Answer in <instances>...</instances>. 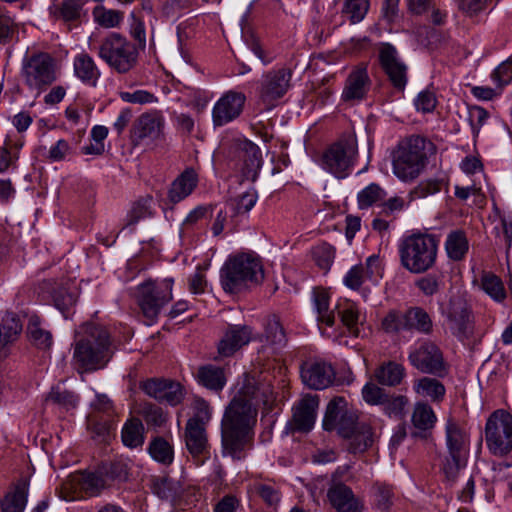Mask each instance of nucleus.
I'll use <instances>...</instances> for the list:
<instances>
[{"instance_id": "nucleus-1", "label": "nucleus", "mask_w": 512, "mask_h": 512, "mask_svg": "<svg viewBox=\"0 0 512 512\" xmlns=\"http://www.w3.org/2000/svg\"><path fill=\"white\" fill-rule=\"evenodd\" d=\"M255 393L250 397L235 396L227 408L222 420L223 454L233 459L243 458L242 451L249 438V432L256 422L257 411L252 403Z\"/></svg>"}, {"instance_id": "nucleus-2", "label": "nucleus", "mask_w": 512, "mask_h": 512, "mask_svg": "<svg viewBox=\"0 0 512 512\" xmlns=\"http://www.w3.org/2000/svg\"><path fill=\"white\" fill-rule=\"evenodd\" d=\"M433 145L420 136H411L398 142L391 152L392 172L401 182H413L424 171L428 153Z\"/></svg>"}, {"instance_id": "nucleus-3", "label": "nucleus", "mask_w": 512, "mask_h": 512, "mask_svg": "<svg viewBox=\"0 0 512 512\" xmlns=\"http://www.w3.org/2000/svg\"><path fill=\"white\" fill-rule=\"evenodd\" d=\"M85 336L75 344L73 361L80 372L104 368L112 356L108 331L95 324H86Z\"/></svg>"}, {"instance_id": "nucleus-4", "label": "nucleus", "mask_w": 512, "mask_h": 512, "mask_svg": "<svg viewBox=\"0 0 512 512\" xmlns=\"http://www.w3.org/2000/svg\"><path fill=\"white\" fill-rule=\"evenodd\" d=\"M264 278L263 265L254 253H239L230 256L220 271V282L227 293H239L258 285Z\"/></svg>"}, {"instance_id": "nucleus-5", "label": "nucleus", "mask_w": 512, "mask_h": 512, "mask_svg": "<svg viewBox=\"0 0 512 512\" xmlns=\"http://www.w3.org/2000/svg\"><path fill=\"white\" fill-rule=\"evenodd\" d=\"M402 266L411 273H423L436 260L437 242L428 234H412L403 237L398 245Z\"/></svg>"}, {"instance_id": "nucleus-6", "label": "nucleus", "mask_w": 512, "mask_h": 512, "mask_svg": "<svg viewBox=\"0 0 512 512\" xmlns=\"http://www.w3.org/2000/svg\"><path fill=\"white\" fill-rule=\"evenodd\" d=\"M97 55L112 70L126 74L136 67L139 51L137 46L124 36L111 33L101 41Z\"/></svg>"}, {"instance_id": "nucleus-7", "label": "nucleus", "mask_w": 512, "mask_h": 512, "mask_svg": "<svg viewBox=\"0 0 512 512\" xmlns=\"http://www.w3.org/2000/svg\"><path fill=\"white\" fill-rule=\"evenodd\" d=\"M357 150V140L350 135L324 150L317 163L324 171L336 178L344 179L352 171Z\"/></svg>"}, {"instance_id": "nucleus-8", "label": "nucleus", "mask_w": 512, "mask_h": 512, "mask_svg": "<svg viewBox=\"0 0 512 512\" xmlns=\"http://www.w3.org/2000/svg\"><path fill=\"white\" fill-rule=\"evenodd\" d=\"M173 279H164L156 284L146 281L137 288L138 305L146 318V324L151 325L159 316L162 308L172 300Z\"/></svg>"}, {"instance_id": "nucleus-9", "label": "nucleus", "mask_w": 512, "mask_h": 512, "mask_svg": "<svg viewBox=\"0 0 512 512\" xmlns=\"http://www.w3.org/2000/svg\"><path fill=\"white\" fill-rule=\"evenodd\" d=\"M293 71L287 67L271 69L261 76L257 86L258 102L266 110L275 108L292 87Z\"/></svg>"}, {"instance_id": "nucleus-10", "label": "nucleus", "mask_w": 512, "mask_h": 512, "mask_svg": "<svg viewBox=\"0 0 512 512\" xmlns=\"http://www.w3.org/2000/svg\"><path fill=\"white\" fill-rule=\"evenodd\" d=\"M485 441L489 451L504 456L512 451V414L497 409L490 414L485 425Z\"/></svg>"}, {"instance_id": "nucleus-11", "label": "nucleus", "mask_w": 512, "mask_h": 512, "mask_svg": "<svg viewBox=\"0 0 512 512\" xmlns=\"http://www.w3.org/2000/svg\"><path fill=\"white\" fill-rule=\"evenodd\" d=\"M445 439L449 457L443 465V471L447 478L453 479L465 465L469 440L466 432L452 418H448L445 423Z\"/></svg>"}, {"instance_id": "nucleus-12", "label": "nucleus", "mask_w": 512, "mask_h": 512, "mask_svg": "<svg viewBox=\"0 0 512 512\" xmlns=\"http://www.w3.org/2000/svg\"><path fill=\"white\" fill-rule=\"evenodd\" d=\"M22 76L29 89L39 94L56 80L52 57L46 53L32 55L23 63Z\"/></svg>"}, {"instance_id": "nucleus-13", "label": "nucleus", "mask_w": 512, "mask_h": 512, "mask_svg": "<svg viewBox=\"0 0 512 512\" xmlns=\"http://www.w3.org/2000/svg\"><path fill=\"white\" fill-rule=\"evenodd\" d=\"M379 62L393 87L403 91L408 82V67L396 48L389 43L378 47Z\"/></svg>"}, {"instance_id": "nucleus-14", "label": "nucleus", "mask_w": 512, "mask_h": 512, "mask_svg": "<svg viewBox=\"0 0 512 512\" xmlns=\"http://www.w3.org/2000/svg\"><path fill=\"white\" fill-rule=\"evenodd\" d=\"M408 359L411 365L422 373L441 374L444 371L442 353L432 342L415 343L410 348Z\"/></svg>"}, {"instance_id": "nucleus-15", "label": "nucleus", "mask_w": 512, "mask_h": 512, "mask_svg": "<svg viewBox=\"0 0 512 512\" xmlns=\"http://www.w3.org/2000/svg\"><path fill=\"white\" fill-rule=\"evenodd\" d=\"M441 313L457 337H465L471 331L470 310L464 297L452 296L447 304L441 306Z\"/></svg>"}, {"instance_id": "nucleus-16", "label": "nucleus", "mask_w": 512, "mask_h": 512, "mask_svg": "<svg viewBox=\"0 0 512 512\" xmlns=\"http://www.w3.org/2000/svg\"><path fill=\"white\" fill-rule=\"evenodd\" d=\"M246 96L242 92L229 90L224 93L212 108L214 126H224L237 119L244 108Z\"/></svg>"}, {"instance_id": "nucleus-17", "label": "nucleus", "mask_w": 512, "mask_h": 512, "mask_svg": "<svg viewBox=\"0 0 512 512\" xmlns=\"http://www.w3.org/2000/svg\"><path fill=\"white\" fill-rule=\"evenodd\" d=\"M355 420L356 415L348 409L346 399L337 396L327 405L323 427L328 431L337 430L340 435H348Z\"/></svg>"}, {"instance_id": "nucleus-18", "label": "nucleus", "mask_w": 512, "mask_h": 512, "mask_svg": "<svg viewBox=\"0 0 512 512\" xmlns=\"http://www.w3.org/2000/svg\"><path fill=\"white\" fill-rule=\"evenodd\" d=\"M143 391L150 397L172 406L179 404L184 396L182 386L167 379H150L142 384Z\"/></svg>"}, {"instance_id": "nucleus-19", "label": "nucleus", "mask_w": 512, "mask_h": 512, "mask_svg": "<svg viewBox=\"0 0 512 512\" xmlns=\"http://www.w3.org/2000/svg\"><path fill=\"white\" fill-rule=\"evenodd\" d=\"M370 78L365 65H359L349 73L341 94L344 102L354 103L363 100L370 88Z\"/></svg>"}, {"instance_id": "nucleus-20", "label": "nucleus", "mask_w": 512, "mask_h": 512, "mask_svg": "<svg viewBox=\"0 0 512 512\" xmlns=\"http://www.w3.org/2000/svg\"><path fill=\"white\" fill-rule=\"evenodd\" d=\"M165 119L158 110L141 114L135 121L132 129L138 140L156 141L163 136Z\"/></svg>"}, {"instance_id": "nucleus-21", "label": "nucleus", "mask_w": 512, "mask_h": 512, "mask_svg": "<svg viewBox=\"0 0 512 512\" xmlns=\"http://www.w3.org/2000/svg\"><path fill=\"white\" fill-rule=\"evenodd\" d=\"M319 399L316 395H305L294 407L291 429L299 432H309L315 424Z\"/></svg>"}, {"instance_id": "nucleus-22", "label": "nucleus", "mask_w": 512, "mask_h": 512, "mask_svg": "<svg viewBox=\"0 0 512 512\" xmlns=\"http://www.w3.org/2000/svg\"><path fill=\"white\" fill-rule=\"evenodd\" d=\"M301 378L309 388L321 390L333 383L335 371L330 364L324 361H315L302 367Z\"/></svg>"}, {"instance_id": "nucleus-23", "label": "nucleus", "mask_w": 512, "mask_h": 512, "mask_svg": "<svg viewBox=\"0 0 512 512\" xmlns=\"http://www.w3.org/2000/svg\"><path fill=\"white\" fill-rule=\"evenodd\" d=\"M238 158L242 162L240 170L243 177L254 181L262 166L260 148L253 142L245 140L239 145Z\"/></svg>"}, {"instance_id": "nucleus-24", "label": "nucleus", "mask_w": 512, "mask_h": 512, "mask_svg": "<svg viewBox=\"0 0 512 512\" xmlns=\"http://www.w3.org/2000/svg\"><path fill=\"white\" fill-rule=\"evenodd\" d=\"M252 331L248 326H229L218 344V352L223 357L233 355L251 340Z\"/></svg>"}, {"instance_id": "nucleus-25", "label": "nucleus", "mask_w": 512, "mask_h": 512, "mask_svg": "<svg viewBox=\"0 0 512 512\" xmlns=\"http://www.w3.org/2000/svg\"><path fill=\"white\" fill-rule=\"evenodd\" d=\"M336 311L349 333L359 337L360 326L363 325L365 316L360 311L358 305L351 300L340 299L336 304Z\"/></svg>"}, {"instance_id": "nucleus-26", "label": "nucleus", "mask_w": 512, "mask_h": 512, "mask_svg": "<svg viewBox=\"0 0 512 512\" xmlns=\"http://www.w3.org/2000/svg\"><path fill=\"white\" fill-rule=\"evenodd\" d=\"M73 71L77 79L88 86L95 87L101 77V71L94 59L86 52L75 55Z\"/></svg>"}, {"instance_id": "nucleus-27", "label": "nucleus", "mask_w": 512, "mask_h": 512, "mask_svg": "<svg viewBox=\"0 0 512 512\" xmlns=\"http://www.w3.org/2000/svg\"><path fill=\"white\" fill-rule=\"evenodd\" d=\"M328 499L338 512H361V505L352 490L343 484L332 486L328 491Z\"/></svg>"}, {"instance_id": "nucleus-28", "label": "nucleus", "mask_w": 512, "mask_h": 512, "mask_svg": "<svg viewBox=\"0 0 512 512\" xmlns=\"http://www.w3.org/2000/svg\"><path fill=\"white\" fill-rule=\"evenodd\" d=\"M185 442L188 451L193 456H199L206 452L208 440L205 426L197 419H189L185 428Z\"/></svg>"}, {"instance_id": "nucleus-29", "label": "nucleus", "mask_w": 512, "mask_h": 512, "mask_svg": "<svg viewBox=\"0 0 512 512\" xmlns=\"http://www.w3.org/2000/svg\"><path fill=\"white\" fill-rule=\"evenodd\" d=\"M198 176L193 169H186L171 184L168 197L172 203H178L188 197L196 188Z\"/></svg>"}, {"instance_id": "nucleus-30", "label": "nucleus", "mask_w": 512, "mask_h": 512, "mask_svg": "<svg viewBox=\"0 0 512 512\" xmlns=\"http://www.w3.org/2000/svg\"><path fill=\"white\" fill-rule=\"evenodd\" d=\"M22 331V324L14 313L6 312L0 318V359L7 355L6 346L14 342Z\"/></svg>"}, {"instance_id": "nucleus-31", "label": "nucleus", "mask_w": 512, "mask_h": 512, "mask_svg": "<svg viewBox=\"0 0 512 512\" xmlns=\"http://www.w3.org/2000/svg\"><path fill=\"white\" fill-rule=\"evenodd\" d=\"M404 328L415 330L423 334L432 331L433 323L430 315L422 307H411L404 312Z\"/></svg>"}, {"instance_id": "nucleus-32", "label": "nucleus", "mask_w": 512, "mask_h": 512, "mask_svg": "<svg viewBox=\"0 0 512 512\" xmlns=\"http://www.w3.org/2000/svg\"><path fill=\"white\" fill-rule=\"evenodd\" d=\"M406 375L403 365L388 361L381 364L374 372V377L377 382L384 386H397L399 385Z\"/></svg>"}, {"instance_id": "nucleus-33", "label": "nucleus", "mask_w": 512, "mask_h": 512, "mask_svg": "<svg viewBox=\"0 0 512 512\" xmlns=\"http://www.w3.org/2000/svg\"><path fill=\"white\" fill-rule=\"evenodd\" d=\"M342 436L350 440V449L355 453L365 451L373 442L371 426L367 423H356V420L348 435Z\"/></svg>"}, {"instance_id": "nucleus-34", "label": "nucleus", "mask_w": 512, "mask_h": 512, "mask_svg": "<svg viewBox=\"0 0 512 512\" xmlns=\"http://www.w3.org/2000/svg\"><path fill=\"white\" fill-rule=\"evenodd\" d=\"M413 390L419 397L432 402L442 401L446 392L444 385L439 380L426 376L413 382Z\"/></svg>"}, {"instance_id": "nucleus-35", "label": "nucleus", "mask_w": 512, "mask_h": 512, "mask_svg": "<svg viewBox=\"0 0 512 512\" xmlns=\"http://www.w3.org/2000/svg\"><path fill=\"white\" fill-rule=\"evenodd\" d=\"M29 483L21 479L15 486V490L8 493L1 502L3 512H23L27 504Z\"/></svg>"}, {"instance_id": "nucleus-36", "label": "nucleus", "mask_w": 512, "mask_h": 512, "mask_svg": "<svg viewBox=\"0 0 512 512\" xmlns=\"http://www.w3.org/2000/svg\"><path fill=\"white\" fill-rule=\"evenodd\" d=\"M23 147V141L17 136H8L4 145L0 147V173L15 167L19 159V152Z\"/></svg>"}, {"instance_id": "nucleus-37", "label": "nucleus", "mask_w": 512, "mask_h": 512, "mask_svg": "<svg viewBox=\"0 0 512 512\" xmlns=\"http://www.w3.org/2000/svg\"><path fill=\"white\" fill-rule=\"evenodd\" d=\"M313 307L318 315V320L326 324L328 327L333 326L335 317L334 312L329 310L330 295L323 288L313 290L312 296Z\"/></svg>"}, {"instance_id": "nucleus-38", "label": "nucleus", "mask_w": 512, "mask_h": 512, "mask_svg": "<svg viewBox=\"0 0 512 512\" xmlns=\"http://www.w3.org/2000/svg\"><path fill=\"white\" fill-rule=\"evenodd\" d=\"M198 381L210 390L219 391L225 386L226 377L223 369L213 365H206L199 368Z\"/></svg>"}, {"instance_id": "nucleus-39", "label": "nucleus", "mask_w": 512, "mask_h": 512, "mask_svg": "<svg viewBox=\"0 0 512 512\" xmlns=\"http://www.w3.org/2000/svg\"><path fill=\"white\" fill-rule=\"evenodd\" d=\"M261 341L274 347H282L286 343V334L277 316L272 315L266 319Z\"/></svg>"}, {"instance_id": "nucleus-40", "label": "nucleus", "mask_w": 512, "mask_h": 512, "mask_svg": "<svg viewBox=\"0 0 512 512\" xmlns=\"http://www.w3.org/2000/svg\"><path fill=\"white\" fill-rule=\"evenodd\" d=\"M80 0H55L50 6V14L57 19L74 21L80 17Z\"/></svg>"}, {"instance_id": "nucleus-41", "label": "nucleus", "mask_w": 512, "mask_h": 512, "mask_svg": "<svg viewBox=\"0 0 512 512\" xmlns=\"http://www.w3.org/2000/svg\"><path fill=\"white\" fill-rule=\"evenodd\" d=\"M122 442L129 448H137L144 443V427L139 419L128 420L121 431Z\"/></svg>"}, {"instance_id": "nucleus-42", "label": "nucleus", "mask_w": 512, "mask_h": 512, "mask_svg": "<svg viewBox=\"0 0 512 512\" xmlns=\"http://www.w3.org/2000/svg\"><path fill=\"white\" fill-rule=\"evenodd\" d=\"M437 421V416L432 407L424 402H417L412 413V423L419 430L432 429Z\"/></svg>"}, {"instance_id": "nucleus-43", "label": "nucleus", "mask_w": 512, "mask_h": 512, "mask_svg": "<svg viewBox=\"0 0 512 512\" xmlns=\"http://www.w3.org/2000/svg\"><path fill=\"white\" fill-rule=\"evenodd\" d=\"M386 196L387 193L383 188L376 183H371L358 193V206L360 209H367L373 205H379L384 202Z\"/></svg>"}, {"instance_id": "nucleus-44", "label": "nucleus", "mask_w": 512, "mask_h": 512, "mask_svg": "<svg viewBox=\"0 0 512 512\" xmlns=\"http://www.w3.org/2000/svg\"><path fill=\"white\" fill-rule=\"evenodd\" d=\"M27 331L31 342L37 347L47 349L52 345L51 333L41 326L37 316L30 317Z\"/></svg>"}, {"instance_id": "nucleus-45", "label": "nucleus", "mask_w": 512, "mask_h": 512, "mask_svg": "<svg viewBox=\"0 0 512 512\" xmlns=\"http://www.w3.org/2000/svg\"><path fill=\"white\" fill-rule=\"evenodd\" d=\"M150 456L163 465H170L174 459L173 447L163 438H155L148 447Z\"/></svg>"}, {"instance_id": "nucleus-46", "label": "nucleus", "mask_w": 512, "mask_h": 512, "mask_svg": "<svg viewBox=\"0 0 512 512\" xmlns=\"http://www.w3.org/2000/svg\"><path fill=\"white\" fill-rule=\"evenodd\" d=\"M257 200V192L254 189H249L237 197L232 198L228 205L233 216H240L247 214L255 206Z\"/></svg>"}, {"instance_id": "nucleus-47", "label": "nucleus", "mask_w": 512, "mask_h": 512, "mask_svg": "<svg viewBox=\"0 0 512 512\" xmlns=\"http://www.w3.org/2000/svg\"><path fill=\"white\" fill-rule=\"evenodd\" d=\"M448 256L453 260H460L468 251V241L461 231L450 233L445 243Z\"/></svg>"}, {"instance_id": "nucleus-48", "label": "nucleus", "mask_w": 512, "mask_h": 512, "mask_svg": "<svg viewBox=\"0 0 512 512\" xmlns=\"http://www.w3.org/2000/svg\"><path fill=\"white\" fill-rule=\"evenodd\" d=\"M46 403H51L66 410L73 409L78 405L79 397L71 391L54 387L45 398Z\"/></svg>"}, {"instance_id": "nucleus-49", "label": "nucleus", "mask_w": 512, "mask_h": 512, "mask_svg": "<svg viewBox=\"0 0 512 512\" xmlns=\"http://www.w3.org/2000/svg\"><path fill=\"white\" fill-rule=\"evenodd\" d=\"M94 21L104 28H115L123 21V13L99 5L93 10Z\"/></svg>"}, {"instance_id": "nucleus-50", "label": "nucleus", "mask_w": 512, "mask_h": 512, "mask_svg": "<svg viewBox=\"0 0 512 512\" xmlns=\"http://www.w3.org/2000/svg\"><path fill=\"white\" fill-rule=\"evenodd\" d=\"M481 287L487 295L497 302L504 300L506 297L503 282L498 276L492 273L483 274Z\"/></svg>"}, {"instance_id": "nucleus-51", "label": "nucleus", "mask_w": 512, "mask_h": 512, "mask_svg": "<svg viewBox=\"0 0 512 512\" xmlns=\"http://www.w3.org/2000/svg\"><path fill=\"white\" fill-rule=\"evenodd\" d=\"M369 9L368 0H345L342 12L351 23L362 21Z\"/></svg>"}, {"instance_id": "nucleus-52", "label": "nucleus", "mask_w": 512, "mask_h": 512, "mask_svg": "<svg viewBox=\"0 0 512 512\" xmlns=\"http://www.w3.org/2000/svg\"><path fill=\"white\" fill-rule=\"evenodd\" d=\"M73 154V148L65 139H59L45 153L44 157L49 162H61L68 160Z\"/></svg>"}, {"instance_id": "nucleus-53", "label": "nucleus", "mask_w": 512, "mask_h": 512, "mask_svg": "<svg viewBox=\"0 0 512 512\" xmlns=\"http://www.w3.org/2000/svg\"><path fill=\"white\" fill-rule=\"evenodd\" d=\"M490 79L503 91L512 82V58L500 63L490 74Z\"/></svg>"}, {"instance_id": "nucleus-54", "label": "nucleus", "mask_w": 512, "mask_h": 512, "mask_svg": "<svg viewBox=\"0 0 512 512\" xmlns=\"http://www.w3.org/2000/svg\"><path fill=\"white\" fill-rule=\"evenodd\" d=\"M76 299V294L65 287L58 289L53 294L55 307L65 316L66 312L75 305Z\"/></svg>"}, {"instance_id": "nucleus-55", "label": "nucleus", "mask_w": 512, "mask_h": 512, "mask_svg": "<svg viewBox=\"0 0 512 512\" xmlns=\"http://www.w3.org/2000/svg\"><path fill=\"white\" fill-rule=\"evenodd\" d=\"M334 254V248L327 243L317 245L312 250V255L316 264L323 270H328L330 268L334 259Z\"/></svg>"}, {"instance_id": "nucleus-56", "label": "nucleus", "mask_w": 512, "mask_h": 512, "mask_svg": "<svg viewBox=\"0 0 512 512\" xmlns=\"http://www.w3.org/2000/svg\"><path fill=\"white\" fill-rule=\"evenodd\" d=\"M489 113L481 106L473 105L468 107V121L471 125L472 133L478 136L481 128L486 124Z\"/></svg>"}, {"instance_id": "nucleus-57", "label": "nucleus", "mask_w": 512, "mask_h": 512, "mask_svg": "<svg viewBox=\"0 0 512 512\" xmlns=\"http://www.w3.org/2000/svg\"><path fill=\"white\" fill-rule=\"evenodd\" d=\"M120 98L126 103L132 104H152L157 103L158 98L147 90L124 91L120 93Z\"/></svg>"}, {"instance_id": "nucleus-58", "label": "nucleus", "mask_w": 512, "mask_h": 512, "mask_svg": "<svg viewBox=\"0 0 512 512\" xmlns=\"http://www.w3.org/2000/svg\"><path fill=\"white\" fill-rule=\"evenodd\" d=\"M82 490L89 495H96L104 487L103 479L93 473L82 474L78 478Z\"/></svg>"}, {"instance_id": "nucleus-59", "label": "nucleus", "mask_w": 512, "mask_h": 512, "mask_svg": "<svg viewBox=\"0 0 512 512\" xmlns=\"http://www.w3.org/2000/svg\"><path fill=\"white\" fill-rule=\"evenodd\" d=\"M437 105V98L434 92L423 90L414 99V106L418 112L430 113Z\"/></svg>"}, {"instance_id": "nucleus-60", "label": "nucleus", "mask_w": 512, "mask_h": 512, "mask_svg": "<svg viewBox=\"0 0 512 512\" xmlns=\"http://www.w3.org/2000/svg\"><path fill=\"white\" fill-rule=\"evenodd\" d=\"M152 215V199L145 198L134 204L130 211L129 224H135L139 220L150 217Z\"/></svg>"}, {"instance_id": "nucleus-61", "label": "nucleus", "mask_w": 512, "mask_h": 512, "mask_svg": "<svg viewBox=\"0 0 512 512\" xmlns=\"http://www.w3.org/2000/svg\"><path fill=\"white\" fill-rule=\"evenodd\" d=\"M364 266V277L373 283H378L382 278V268L378 256L371 255L366 259Z\"/></svg>"}, {"instance_id": "nucleus-62", "label": "nucleus", "mask_w": 512, "mask_h": 512, "mask_svg": "<svg viewBox=\"0 0 512 512\" xmlns=\"http://www.w3.org/2000/svg\"><path fill=\"white\" fill-rule=\"evenodd\" d=\"M362 397L370 405H379L384 403L385 394L382 388L368 382L362 388Z\"/></svg>"}, {"instance_id": "nucleus-63", "label": "nucleus", "mask_w": 512, "mask_h": 512, "mask_svg": "<svg viewBox=\"0 0 512 512\" xmlns=\"http://www.w3.org/2000/svg\"><path fill=\"white\" fill-rule=\"evenodd\" d=\"M365 280L362 264L351 267L343 278L344 284L353 290L358 289Z\"/></svg>"}, {"instance_id": "nucleus-64", "label": "nucleus", "mask_w": 512, "mask_h": 512, "mask_svg": "<svg viewBox=\"0 0 512 512\" xmlns=\"http://www.w3.org/2000/svg\"><path fill=\"white\" fill-rule=\"evenodd\" d=\"M65 117L70 125L79 127L81 131H85L89 125L87 115H84L77 107L69 106L65 110Z\"/></svg>"}]
</instances>
